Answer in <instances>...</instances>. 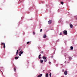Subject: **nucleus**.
<instances>
[{"label":"nucleus","mask_w":77,"mask_h":77,"mask_svg":"<svg viewBox=\"0 0 77 77\" xmlns=\"http://www.w3.org/2000/svg\"><path fill=\"white\" fill-rule=\"evenodd\" d=\"M38 57H39V59H41V57H40V56H38Z\"/></svg>","instance_id":"obj_23"},{"label":"nucleus","mask_w":77,"mask_h":77,"mask_svg":"<svg viewBox=\"0 0 77 77\" xmlns=\"http://www.w3.org/2000/svg\"><path fill=\"white\" fill-rule=\"evenodd\" d=\"M42 31V29H41L40 30V32H41Z\"/></svg>","instance_id":"obj_19"},{"label":"nucleus","mask_w":77,"mask_h":77,"mask_svg":"<svg viewBox=\"0 0 77 77\" xmlns=\"http://www.w3.org/2000/svg\"><path fill=\"white\" fill-rule=\"evenodd\" d=\"M51 20H50L48 21V23L49 24H51Z\"/></svg>","instance_id":"obj_4"},{"label":"nucleus","mask_w":77,"mask_h":77,"mask_svg":"<svg viewBox=\"0 0 77 77\" xmlns=\"http://www.w3.org/2000/svg\"><path fill=\"white\" fill-rule=\"evenodd\" d=\"M3 46H4V48H5L6 47V46H5V43H3Z\"/></svg>","instance_id":"obj_11"},{"label":"nucleus","mask_w":77,"mask_h":77,"mask_svg":"<svg viewBox=\"0 0 77 77\" xmlns=\"http://www.w3.org/2000/svg\"><path fill=\"white\" fill-rule=\"evenodd\" d=\"M49 64H50V65H51V62H49Z\"/></svg>","instance_id":"obj_20"},{"label":"nucleus","mask_w":77,"mask_h":77,"mask_svg":"<svg viewBox=\"0 0 77 77\" xmlns=\"http://www.w3.org/2000/svg\"><path fill=\"white\" fill-rule=\"evenodd\" d=\"M70 49H71V50H73V47L72 46L70 47Z\"/></svg>","instance_id":"obj_10"},{"label":"nucleus","mask_w":77,"mask_h":77,"mask_svg":"<svg viewBox=\"0 0 77 77\" xmlns=\"http://www.w3.org/2000/svg\"><path fill=\"white\" fill-rule=\"evenodd\" d=\"M47 59H45V60H44V62H47Z\"/></svg>","instance_id":"obj_15"},{"label":"nucleus","mask_w":77,"mask_h":77,"mask_svg":"<svg viewBox=\"0 0 77 77\" xmlns=\"http://www.w3.org/2000/svg\"><path fill=\"white\" fill-rule=\"evenodd\" d=\"M29 42H27L26 44H29Z\"/></svg>","instance_id":"obj_18"},{"label":"nucleus","mask_w":77,"mask_h":77,"mask_svg":"<svg viewBox=\"0 0 77 77\" xmlns=\"http://www.w3.org/2000/svg\"><path fill=\"white\" fill-rule=\"evenodd\" d=\"M43 62H44V61H43V60H40V62H41V63H43Z\"/></svg>","instance_id":"obj_12"},{"label":"nucleus","mask_w":77,"mask_h":77,"mask_svg":"<svg viewBox=\"0 0 77 77\" xmlns=\"http://www.w3.org/2000/svg\"><path fill=\"white\" fill-rule=\"evenodd\" d=\"M61 3L62 4V5H63V2H61Z\"/></svg>","instance_id":"obj_16"},{"label":"nucleus","mask_w":77,"mask_h":77,"mask_svg":"<svg viewBox=\"0 0 77 77\" xmlns=\"http://www.w3.org/2000/svg\"><path fill=\"white\" fill-rule=\"evenodd\" d=\"M33 35H35V32H33Z\"/></svg>","instance_id":"obj_21"},{"label":"nucleus","mask_w":77,"mask_h":77,"mask_svg":"<svg viewBox=\"0 0 77 77\" xmlns=\"http://www.w3.org/2000/svg\"><path fill=\"white\" fill-rule=\"evenodd\" d=\"M20 53L21 54H23V51H20Z\"/></svg>","instance_id":"obj_14"},{"label":"nucleus","mask_w":77,"mask_h":77,"mask_svg":"<svg viewBox=\"0 0 77 77\" xmlns=\"http://www.w3.org/2000/svg\"><path fill=\"white\" fill-rule=\"evenodd\" d=\"M62 72H63L64 71V69H63L62 70Z\"/></svg>","instance_id":"obj_27"},{"label":"nucleus","mask_w":77,"mask_h":77,"mask_svg":"<svg viewBox=\"0 0 77 77\" xmlns=\"http://www.w3.org/2000/svg\"><path fill=\"white\" fill-rule=\"evenodd\" d=\"M15 59H18V57H15Z\"/></svg>","instance_id":"obj_13"},{"label":"nucleus","mask_w":77,"mask_h":77,"mask_svg":"<svg viewBox=\"0 0 77 77\" xmlns=\"http://www.w3.org/2000/svg\"><path fill=\"white\" fill-rule=\"evenodd\" d=\"M18 50H17V52L16 53V56H17V54H18Z\"/></svg>","instance_id":"obj_9"},{"label":"nucleus","mask_w":77,"mask_h":77,"mask_svg":"<svg viewBox=\"0 0 77 77\" xmlns=\"http://www.w3.org/2000/svg\"><path fill=\"white\" fill-rule=\"evenodd\" d=\"M69 59H71L72 58L71 57H69Z\"/></svg>","instance_id":"obj_25"},{"label":"nucleus","mask_w":77,"mask_h":77,"mask_svg":"<svg viewBox=\"0 0 77 77\" xmlns=\"http://www.w3.org/2000/svg\"><path fill=\"white\" fill-rule=\"evenodd\" d=\"M70 26L71 28H72V27H73V26L71 23H70Z\"/></svg>","instance_id":"obj_5"},{"label":"nucleus","mask_w":77,"mask_h":77,"mask_svg":"<svg viewBox=\"0 0 77 77\" xmlns=\"http://www.w3.org/2000/svg\"><path fill=\"white\" fill-rule=\"evenodd\" d=\"M39 56H41V54H40Z\"/></svg>","instance_id":"obj_30"},{"label":"nucleus","mask_w":77,"mask_h":77,"mask_svg":"<svg viewBox=\"0 0 77 77\" xmlns=\"http://www.w3.org/2000/svg\"><path fill=\"white\" fill-rule=\"evenodd\" d=\"M42 58L44 60H45V59H47V57L45 56H44L43 57H42Z\"/></svg>","instance_id":"obj_2"},{"label":"nucleus","mask_w":77,"mask_h":77,"mask_svg":"<svg viewBox=\"0 0 77 77\" xmlns=\"http://www.w3.org/2000/svg\"><path fill=\"white\" fill-rule=\"evenodd\" d=\"M42 74H41L40 75H38L37 77H42Z\"/></svg>","instance_id":"obj_6"},{"label":"nucleus","mask_w":77,"mask_h":77,"mask_svg":"<svg viewBox=\"0 0 77 77\" xmlns=\"http://www.w3.org/2000/svg\"><path fill=\"white\" fill-rule=\"evenodd\" d=\"M47 36L46 35H45V34L44 35V36H43V38H46Z\"/></svg>","instance_id":"obj_7"},{"label":"nucleus","mask_w":77,"mask_h":77,"mask_svg":"<svg viewBox=\"0 0 77 77\" xmlns=\"http://www.w3.org/2000/svg\"><path fill=\"white\" fill-rule=\"evenodd\" d=\"M19 56H21V54H19Z\"/></svg>","instance_id":"obj_26"},{"label":"nucleus","mask_w":77,"mask_h":77,"mask_svg":"<svg viewBox=\"0 0 77 77\" xmlns=\"http://www.w3.org/2000/svg\"><path fill=\"white\" fill-rule=\"evenodd\" d=\"M41 53H44V52H43V51H42L41 52Z\"/></svg>","instance_id":"obj_28"},{"label":"nucleus","mask_w":77,"mask_h":77,"mask_svg":"<svg viewBox=\"0 0 77 77\" xmlns=\"http://www.w3.org/2000/svg\"><path fill=\"white\" fill-rule=\"evenodd\" d=\"M45 77H48V74L47 73L46 74Z\"/></svg>","instance_id":"obj_8"},{"label":"nucleus","mask_w":77,"mask_h":77,"mask_svg":"<svg viewBox=\"0 0 77 77\" xmlns=\"http://www.w3.org/2000/svg\"><path fill=\"white\" fill-rule=\"evenodd\" d=\"M3 43H2L1 45H3Z\"/></svg>","instance_id":"obj_29"},{"label":"nucleus","mask_w":77,"mask_h":77,"mask_svg":"<svg viewBox=\"0 0 77 77\" xmlns=\"http://www.w3.org/2000/svg\"><path fill=\"white\" fill-rule=\"evenodd\" d=\"M14 71H16V69H15V68H14Z\"/></svg>","instance_id":"obj_24"},{"label":"nucleus","mask_w":77,"mask_h":77,"mask_svg":"<svg viewBox=\"0 0 77 77\" xmlns=\"http://www.w3.org/2000/svg\"><path fill=\"white\" fill-rule=\"evenodd\" d=\"M63 33L64 35H66L67 34H68V33H67V31L66 30H64L63 31Z\"/></svg>","instance_id":"obj_1"},{"label":"nucleus","mask_w":77,"mask_h":77,"mask_svg":"<svg viewBox=\"0 0 77 77\" xmlns=\"http://www.w3.org/2000/svg\"><path fill=\"white\" fill-rule=\"evenodd\" d=\"M51 73L50 72V77H51Z\"/></svg>","instance_id":"obj_17"},{"label":"nucleus","mask_w":77,"mask_h":77,"mask_svg":"<svg viewBox=\"0 0 77 77\" xmlns=\"http://www.w3.org/2000/svg\"><path fill=\"white\" fill-rule=\"evenodd\" d=\"M60 35H62V32H60Z\"/></svg>","instance_id":"obj_22"},{"label":"nucleus","mask_w":77,"mask_h":77,"mask_svg":"<svg viewBox=\"0 0 77 77\" xmlns=\"http://www.w3.org/2000/svg\"><path fill=\"white\" fill-rule=\"evenodd\" d=\"M67 74H68V73L67 72V71H65L64 72V74L65 75H66Z\"/></svg>","instance_id":"obj_3"}]
</instances>
